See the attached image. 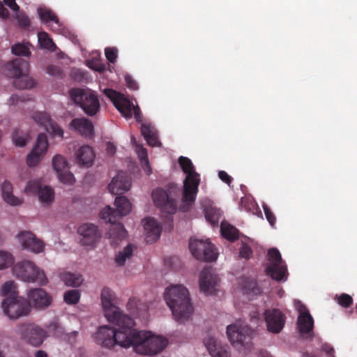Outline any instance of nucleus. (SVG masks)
Masks as SVG:
<instances>
[{
	"mask_svg": "<svg viewBox=\"0 0 357 357\" xmlns=\"http://www.w3.org/2000/svg\"><path fill=\"white\" fill-rule=\"evenodd\" d=\"M106 318L118 326V328L109 326L98 328L94 340L102 347L112 349L116 344L123 348L132 347L137 354L151 356L162 351L168 344L166 338L135 328L133 319L122 312L114 310L112 314L107 312Z\"/></svg>",
	"mask_w": 357,
	"mask_h": 357,
	"instance_id": "1",
	"label": "nucleus"
},
{
	"mask_svg": "<svg viewBox=\"0 0 357 357\" xmlns=\"http://www.w3.org/2000/svg\"><path fill=\"white\" fill-rule=\"evenodd\" d=\"M116 209L109 206L105 207L100 213V218L111 223L108 235L111 240V245L116 246L126 236L127 231L123 225L117 222L118 220L131 211L130 202L124 196H119L115 199Z\"/></svg>",
	"mask_w": 357,
	"mask_h": 357,
	"instance_id": "2",
	"label": "nucleus"
},
{
	"mask_svg": "<svg viewBox=\"0 0 357 357\" xmlns=\"http://www.w3.org/2000/svg\"><path fill=\"white\" fill-rule=\"evenodd\" d=\"M164 298L176 321L184 323L190 319L193 307L189 292L184 286L175 284L167 288Z\"/></svg>",
	"mask_w": 357,
	"mask_h": 357,
	"instance_id": "3",
	"label": "nucleus"
},
{
	"mask_svg": "<svg viewBox=\"0 0 357 357\" xmlns=\"http://www.w3.org/2000/svg\"><path fill=\"white\" fill-rule=\"evenodd\" d=\"M178 162L182 171L187 174L183 181L182 201L190 204L196 199L200 183V176L195 172V167L188 158L180 156Z\"/></svg>",
	"mask_w": 357,
	"mask_h": 357,
	"instance_id": "4",
	"label": "nucleus"
},
{
	"mask_svg": "<svg viewBox=\"0 0 357 357\" xmlns=\"http://www.w3.org/2000/svg\"><path fill=\"white\" fill-rule=\"evenodd\" d=\"M29 65L27 61L18 58L8 62L6 65L7 75L14 78L13 86L18 89L33 88L36 82L28 76Z\"/></svg>",
	"mask_w": 357,
	"mask_h": 357,
	"instance_id": "5",
	"label": "nucleus"
},
{
	"mask_svg": "<svg viewBox=\"0 0 357 357\" xmlns=\"http://www.w3.org/2000/svg\"><path fill=\"white\" fill-rule=\"evenodd\" d=\"M13 273L17 278L27 282H36L45 285L47 279L43 270L31 261L17 263L13 267Z\"/></svg>",
	"mask_w": 357,
	"mask_h": 357,
	"instance_id": "6",
	"label": "nucleus"
},
{
	"mask_svg": "<svg viewBox=\"0 0 357 357\" xmlns=\"http://www.w3.org/2000/svg\"><path fill=\"white\" fill-rule=\"evenodd\" d=\"M69 94L73 101L78 105L88 116H93L99 111V100L92 91L75 88L70 90Z\"/></svg>",
	"mask_w": 357,
	"mask_h": 357,
	"instance_id": "7",
	"label": "nucleus"
},
{
	"mask_svg": "<svg viewBox=\"0 0 357 357\" xmlns=\"http://www.w3.org/2000/svg\"><path fill=\"white\" fill-rule=\"evenodd\" d=\"M16 333L22 340L34 347H40L47 337V331L33 323L19 324Z\"/></svg>",
	"mask_w": 357,
	"mask_h": 357,
	"instance_id": "8",
	"label": "nucleus"
},
{
	"mask_svg": "<svg viewBox=\"0 0 357 357\" xmlns=\"http://www.w3.org/2000/svg\"><path fill=\"white\" fill-rule=\"evenodd\" d=\"M152 197L155 205L160 208L162 213L168 214L167 220L170 223V227H172V215L175 213L177 210V203L172 197V190L156 188L152 192Z\"/></svg>",
	"mask_w": 357,
	"mask_h": 357,
	"instance_id": "9",
	"label": "nucleus"
},
{
	"mask_svg": "<svg viewBox=\"0 0 357 357\" xmlns=\"http://www.w3.org/2000/svg\"><path fill=\"white\" fill-rule=\"evenodd\" d=\"M268 259L269 264L265 269L266 274L276 281H285L288 275L287 268L279 250L276 248L270 249L268 252Z\"/></svg>",
	"mask_w": 357,
	"mask_h": 357,
	"instance_id": "10",
	"label": "nucleus"
},
{
	"mask_svg": "<svg viewBox=\"0 0 357 357\" xmlns=\"http://www.w3.org/2000/svg\"><path fill=\"white\" fill-rule=\"evenodd\" d=\"M1 305L4 314L10 319L26 316L31 310L30 303L21 296H8L3 301Z\"/></svg>",
	"mask_w": 357,
	"mask_h": 357,
	"instance_id": "11",
	"label": "nucleus"
},
{
	"mask_svg": "<svg viewBox=\"0 0 357 357\" xmlns=\"http://www.w3.org/2000/svg\"><path fill=\"white\" fill-rule=\"evenodd\" d=\"M251 329L241 321L227 327V335L231 344L241 349L249 344L251 340Z\"/></svg>",
	"mask_w": 357,
	"mask_h": 357,
	"instance_id": "12",
	"label": "nucleus"
},
{
	"mask_svg": "<svg viewBox=\"0 0 357 357\" xmlns=\"http://www.w3.org/2000/svg\"><path fill=\"white\" fill-rule=\"evenodd\" d=\"M189 249L195 259L203 261H214L218 258V252L215 246L207 240L191 238Z\"/></svg>",
	"mask_w": 357,
	"mask_h": 357,
	"instance_id": "13",
	"label": "nucleus"
},
{
	"mask_svg": "<svg viewBox=\"0 0 357 357\" xmlns=\"http://www.w3.org/2000/svg\"><path fill=\"white\" fill-rule=\"evenodd\" d=\"M267 330L273 333H279L284 328L286 317L279 309H268L264 311Z\"/></svg>",
	"mask_w": 357,
	"mask_h": 357,
	"instance_id": "14",
	"label": "nucleus"
},
{
	"mask_svg": "<svg viewBox=\"0 0 357 357\" xmlns=\"http://www.w3.org/2000/svg\"><path fill=\"white\" fill-rule=\"evenodd\" d=\"M219 282L218 276L214 273L212 268H204L199 275V289L206 295H212L217 291Z\"/></svg>",
	"mask_w": 357,
	"mask_h": 357,
	"instance_id": "15",
	"label": "nucleus"
},
{
	"mask_svg": "<svg viewBox=\"0 0 357 357\" xmlns=\"http://www.w3.org/2000/svg\"><path fill=\"white\" fill-rule=\"evenodd\" d=\"M48 147L47 138L45 134L40 133L38 135L36 145L26 158L27 165L35 167L45 154Z\"/></svg>",
	"mask_w": 357,
	"mask_h": 357,
	"instance_id": "16",
	"label": "nucleus"
},
{
	"mask_svg": "<svg viewBox=\"0 0 357 357\" xmlns=\"http://www.w3.org/2000/svg\"><path fill=\"white\" fill-rule=\"evenodd\" d=\"M80 235V243L84 245H93L100 238V232L96 225L92 223H84L77 229Z\"/></svg>",
	"mask_w": 357,
	"mask_h": 357,
	"instance_id": "17",
	"label": "nucleus"
},
{
	"mask_svg": "<svg viewBox=\"0 0 357 357\" xmlns=\"http://www.w3.org/2000/svg\"><path fill=\"white\" fill-rule=\"evenodd\" d=\"M131 186V178L125 172H119L108 185L109 191L114 195H121L128 191Z\"/></svg>",
	"mask_w": 357,
	"mask_h": 357,
	"instance_id": "18",
	"label": "nucleus"
},
{
	"mask_svg": "<svg viewBox=\"0 0 357 357\" xmlns=\"http://www.w3.org/2000/svg\"><path fill=\"white\" fill-rule=\"evenodd\" d=\"M33 119L36 123L43 126L47 132L55 136H63V130L56 123L52 121L47 113L42 112H35L33 114Z\"/></svg>",
	"mask_w": 357,
	"mask_h": 357,
	"instance_id": "19",
	"label": "nucleus"
},
{
	"mask_svg": "<svg viewBox=\"0 0 357 357\" xmlns=\"http://www.w3.org/2000/svg\"><path fill=\"white\" fill-rule=\"evenodd\" d=\"M18 239L22 247L34 253L43 251L44 243L30 231H22L18 235Z\"/></svg>",
	"mask_w": 357,
	"mask_h": 357,
	"instance_id": "20",
	"label": "nucleus"
},
{
	"mask_svg": "<svg viewBox=\"0 0 357 357\" xmlns=\"http://www.w3.org/2000/svg\"><path fill=\"white\" fill-rule=\"evenodd\" d=\"M204 344L211 357H230L228 347L220 344L214 337L207 335L204 340Z\"/></svg>",
	"mask_w": 357,
	"mask_h": 357,
	"instance_id": "21",
	"label": "nucleus"
},
{
	"mask_svg": "<svg viewBox=\"0 0 357 357\" xmlns=\"http://www.w3.org/2000/svg\"><path fill=\"white\" fill-rule=\"evenodd\" d=\"M27 296L36 308H46L52 302L51 296L40 288L31 289Z\"/></svg>",
	"mask_w": 357,
	"mask_h": 357,
	"instance_id": "22",
	"label": "nucleus"
},
{
	"mask_svg": "<svg viewBox=\"0 0 357 357\" xmlns=\"http://www.w3.org/2000/svg\"><path fill=\"white\" fill-rule=\"evenodd\" d=\"M143 222L146 242L150 243L155 242L160 236L162 231L160 225L153 218H147L143 220Z\"/></svg>",
	"mask_w": 357,
	"mask_h": 357,
	"instance_id": "23",
	"label": "nucleus"
},
{
	"mask_svg": "<svg viewBox=\"0 0 357 357\" xmlns=\"http://www.w3.org/2000/svg\"><path fill=\"white\" fill-rule=\"evenodd\" d=\"M70 127L86 137L91 138L94 135L93 126L91 121L86 118L73 119L70 123Z\"/></svg>",
	"mask_w": 357,
	"mask_h": 357,
	"instance_id": "24",
	"label": "nucleus"
},
{
	"mask_svg": "<svg viewBox=\"0 0 357 357\" xmlns=\"http://www.w3.org/2000/svg\"><path fill=\"white\" fill-rule=\"evenodd\" d=\"M298 327L301 334L310 333L314 327L313 318L305 306L300 309V314L298 317Z\"/></svg>",
	"mask_w": 357,
	"mask_h": 357,
	"instance_id": "25",
	"label": "nucleus"
},
{
	"mask_svg": "<svg viewBox=\"0 0 357 357\" xmlns=\"http://www.w3.org/2000/svg\"><path fill=\"white\" fill-rule=\"evenodd\" d=\"M95 154L89 146H82L76 152V161L79 166L90 167L93 162Z\"/></svg>",
	"mask_w": 357,
	"mask_h": 357,
	"instance_id": "26",
	"label": "nucleus"
},
{
	"mask_svg": "<svg viewBox=\"0 0 357 357\" xmlns=\"http://www.w3.org/2000/svg\"><path fill=\"white\" fill-rule=\"evenodd\" d=\"M38 13L41 21L50 26L52 31L60 30L61 24L59 18L51 10L40 8L38 9Z\"/></svg>",
	"mask_w": 357,
	"mask_h": 357,
	"instance_id": "27",
	"label": "nucleus"
},
{
	"mask_svg": "<svg viewBox=\"0 0 357 357\" xmlns=\"http://www.w3.org/2000/svg\"><path fill=\"white\" fill-rule=\"evenodd\" d=\"M114 294L109 287H104L101 291V301L105 314L112 313L114 310L121 312L114 304Z\"/></svg>",
	"mask_w": 357,
	"mask_h": 357,
	"instance_id": "28",
	"label": "nucleus"
},
{
	"mask_svg": "<svg viewBox=\"0 0 357 357\" xmlns=\"http://www.w3.org/2000/svg\"><path fill=\"white\" fill-rule=\"evenodd\" d=\"M141 132L144 139L151 146H158L160 145L158 140L155 128L150 124L142 123Z\"/></svg>",
	"mask_w": 357,
	"mask_h": 357,
	"instance_id": "29",
	"label": "nucleus"
},
{
	"mask_svg": "<svg viewBox=\"0 0 357 357\" xmlns=\"http://www.w3.org/2000/svg\"><path fill=\"white\" fill-rule=\"evenodd\" d=\"M1 194L3 200L12 206L21 204L22 200L14 196L13 194V185L7 181H5L1 185Z\"/></svg>",
	"mask_w": 357,
	"mask_h": 357,
	"instance_id": "30",
	"label": "nucleus"
},
{
	"mask_svg": "<svg viewBox=\"0 0 357 357\" xmlns=\"http://www.w3.org/2000/svg\"><path fill=\"white\" fill-rule=\"evenodd\" d=\"M114 106L124 117L128 119L132 116L134 105L123 96H122L119 100L115 102Z\"/></svg>",
	"mask_w": 357,
	"mask_h": 357,
	"instance_id": "31",
	"label": "nucleus"
},
{
	"mask_svg": "<svg viewBox=\"0 0 357 357\" xmlns=\"http://www.w3.org/2000/svg\"><path fill=\"white\" fill-rule=\"evenodd\" d=\"M220 231L222 236L230 241H234L238 238L239 231L227 222H221Z\"/></svg>",
	"mask_w": 357,
	"mask_h": 357,
	"instance_id": "32",
	"label": "nucleus"
},
{
	"mask_svg": "<svg viewBox=\"0 0 357 357\" xmlns=\"http://www.w3.org/2000/svg\"><path fill=\"white\" fill-rule=\"evenodd\" d=\"M206 220L213 226H217L222 217V211L213 207H207L204 209Z\"/></svg>",
	"mask_w": 357,
	"mask_h": 357,
	"instance_id": "33",
	"label": "nucleus"
},
{
	"mask_svg": "<svg viewBox=\"0 0 357 357\" xmlns=\"http://www.w3.org/2000/svg\"><path fill=\"white\" fill-rule=\"evenodd\" d=\"M60 278L66 285L71 287H79L83 282L82 275L71 273H63Z\"/></svg>",
	"mask_w": 357,
	"mask_h": 357,
	"instance_id": "34",
	"label": "nucleus"
},
{
	"mask_svg": "<svg viewBox=\"0 0 357 357\" xmlns=\"http://www.w3.org/2000/svg\"><path fill=\"white\" fill-rule=\"evenodd\" d=\"M38 37V42L43 48L47 49L51 52H54L56 50V46L55 43L46 32H39Z\"/></svg>",
	"mask_w": 357,
	"mask_h": 357,
	"instance_id": "35",
	"label": "nucleus"
},
{
	"mask_svg": "<svg viewBox=\"0 0 357 357\" xmlns=\"http://www.w3.org/2000/svg\"><path fill=\"white\" fill-rule=\"evenodd\" d=\"M133 245L128 244L122 251H119L115 257V262L118 266H123L127 259L132 255Z\"/></svg>",
	"mask_w": 357,
	"mask_h": 357,
	"instance_id": "36",
	"label": "nucleus"
},
{
	"mask_svg": "<svg viewBox=\"0 0 357 357\" xmlns=\"http://www.w3.org/2000/svg\"><path fill=\"white\" fill-rule=\"evenodd\" d=\"M54 198V192L52 188L45 185L40 189L38 194V199L42 203L49 204L52 202Z\"/></svg>",
	"mask_w": 357,
	"mask_h": 357,
	"instance_id": "37",
	"label": "nucleus"
},
{
	"mask_svg": "<svg viewBox=\"0 0 357 357\" xmlns=\"http://www.w3.org/2000/svg\"><path fill=\"white\" fill-rule=\"evenodd\" d=\"M1 295L6 298L8 296H19L15 283L13 281L6 282L1 289Z\"/></svg>",
	"mask_w": 357,
	"mask_h": 357,
	"instance_id": "38",
	"label": "nucleus"
},
{
	"mask_svg": "<svg viewBox=\"0 0 357 357\" xmlns=\"http://www.w3.org/2000/svg\"><path fill=\"white\" fill-rule=\"evenodd\" d=\"M14 263L13 255L3 250H0V271L11 266Z\"/></svg>",
	"mask_w": 357,
	"mask_h": 357,
	"instance_id": "39",
	"label": "nucleus"
},
{
	"mask_svg": "<svg viewBox=\"0 0 357 357\" xmlns=\"http://www.w3.org/2000/svg\"><path fill=\"white\" fill-rule=\"evenodd\" d=\"M52 165L56 172H60L69 167L66 160L61 155H56L53 158Z\"/></svg>",
	"mask_w": 357,
	"mask_h": 357,
	"instance_id": "40",
	"label": "nucleus"
},
{
	"mask_svg": "<svg viewBox=\"0 0 357 357\" xmlns=\"http://www.w3.org/2000/svg\"><path fill=\"white\" fill-rule=\"evenodd\" d=\"M80 298V293L79 290L73 289L65 292L63 296L64 301L70 305L77 304Z\"/></svg>",
	"mask_w": 357,
	"mask_h": 357,
	"instance_id": "41",
	"label": "nucleus"
},
{
	"mask_svg": "<svg viewBox=\"0 0 357 357\" xmlns=\"http://www.w3.org/2000/svg\"><path fill=\"white\" fill-rule=\"evenodd\" d=\"M31 100V97L28 94L20 93V94H13L9 98V103L12 105H17L21 107V105L25 103L27 101Z\"/></svg>",
	"mask_w": 357,
	"mask_h": 357,
	"instance_id": "42",
	"label": "nucleus"
},
{
	"mask_svg": "<svg viewBox=\"0 0 357 357\" xmlns=\"http://www.w3.org/2000/svg\"><path fill=\"white\" fill-rule=\"evenodd\" d=\"M11 52L17 56H23L29 57L31 55V52L29 47L21 43H16L11 47Z\"/></svg>",
	"mask_w": 357,
	"mask_h": 357,
	"instance_id": "43",
	"label": "nucleus"
},
{
	"mask_svg": "<svg viewBox=\"0 0 357 357\" xmlns=\"http://www.w3.org/2000/svg\"><path fill=\"white\" fill-rule=\"evenodd\" d=\"M57 174L59 180L65 184L72 185L75 181L73 174L69 171V167L57 172Z\"/></svg>",
	"mask_w": 357,
	"mask_h": 357,
	"instance_id": "44",
	"label": "nucleus"
},
{
	"mask_svg": "<svg viewBox=\"0 0 357 357\" xmlns=\"http://www.w3.org/2000/svg\"><path fill=\"white\" fill-rule=\"evenodd\" d=\"M42 188V184L39 181H30L26 186L25 192L29 194H37L38 195Z\"/></svg>",
	"mask_w": 357,
	"mask_h": 357,
	"instance_id": "45",
	"label": "nucleus"
},
{
	"mask_svg": "<svg viewBox=\"0 0 357 357\" xmlns=\"http://www.w3.org/2000/svg\"><path fill=\"white\" fill-rule=\"evenodd\" d=\"M15 17L21 27L26 28L30 26V20L28 16L23 12L20 11V10L16 11Z\"/></svg>",
	"mask_w": 357,
	"mask_h": 357,
	"instance_id": "46",
	"label": "nucleus"
},
{
	"mask_svg": "<svg viewBox=\"0 0 357 357\" xmlns=\"http://www.w3.org/2000/svg\"><path fill=\"white\" fill-rule=\"evenodd\" d=\"M137 303L138 301L135 298H130L127 304V308L130 311V314L135 317L141 315L139 312Z\"/></svg>",
	"mask_w": 357,
	"mask_h": 357,
	"instance_id": "47",
	"label": "nucleus"
},
{
	"mask_svg": "<svg viewBox=\"0 0 357 357\" xmlns=\"http://www.w3.org/2000/svg\"><path fill=\"white\" fill-rule=\"evenodd\" d=\"M337 303L340 305L344 307H349L353 304V298L349 294H342L337 298Z\"/></svg>",
	"mask_w": 357,
	"mask_h": 357,
	"instance_id": "48",
	"label": "nucleus"
},
{
	"mask_svg": "<svg viewBox=\"0 0 357 357\" xmlns=\"http://www.w3.org/2000/svg\"><path fill=\"white\" fill-rule=\"evenodd\" d=\"M265 216L272 227H274L276 223V218L271 208L266 204L263 205Z\"/></svg>",
	"mask_w": 357,
	"mask_h": 357,
	"instance_id": "49",
	"label": "nucleus"
},
{
	"mask_svg": "<svg viewBox=\"0 0 357 357\" xmlns=\"http://www.w3.org/2000/svg\"><path fill=\"white\" fill-rule=\"evenodd\" d=\"M105 95L109 98L115 105L119 99L123 96L121 93L112 89H105L104 90Z\"/></svg>",
	"mask_w": 357,
	"mask_h": 357,
	"instance_id": "50",
	"label": "nucleus"
},
{
	"mask_svg": "<svg viewBox=\"0 0 357 357\" xmlns=\"http://www.w3.org/2000/svg\"><path fill=\"white\" fill-rule=\"evenodd\" d=\"M13 141L15 146L23 147L26 144V138L19 135V130H15L13 135Z\"/></svg>",
	"mask_w": 357,
	"mask_h": 357,
	"instance_id": "51",
	"label": "nucleus"
},
{
	"mask_svg": "<svg viewBox=\"0 0 357 357\" xmlns=\"http://www.w3.org/2000/svg\"><path fill=\"white\" fill-rule=\"evenodd\" d=\"M252 255V250L251 248L248 244L243 243L240 248L239 256L241 258L248 259L251 257Z\"/></svg>",
	"mask_w": 357,
	"mask_h": 357,
	"instance_id": "52",
	"label": "nucleus"
},
{
	"mask_svg": "<svg viewBox=\"0 0 357 357\" xmlns=\"http://www.w3.org/2000/svg\"><path fill=\"white\" fill-rule=\"evenodd\" d=\"M117 52L118 50L116 47H107L105 50V56L110 63H114L116 61Z\"/></svg>",
	"mask_w": 357,
	"mask_h": 357,
	"instance_id": "53",
	"label": "nucleus"
},
{
	"mask_svg": "<svg viewBox=\"0 0 357 357\" xmlns=\"http://www.w3.org/2000/svg\"><path fill=\"white\" fill-rule=\"evenodd\" d=\"M136 152L138 155V158H139L141 162H144V160H149L148 155H147V151L145 148H144L142 146H136Z\"/></svg>",
	"mask_w": 357,
	"mask_h": 357,
	"instance_id": "54",
	"label": "nucleus"
},
{
	"mask_svg": "<svg viewBox=\"0 0 357 357\" xmlns=\"http://www.w3.org/2000/svg\"><path fill=\"white\" fill-rule=\"evenodd\" d=\"M47 73L52 76H60L62 74V70L57 66L50 65L47 68Z\"/></svg>",
	"mask_w": 357,
	"mask_h": 357,
	"instance_id": "55",
	"label": "nucleus"
},
{
	"mask_svg": "<svg viewBox=\"0 0 357 357\" xmlns=\"http://www.w3.org/2000/svg\"><path fill=\"white\" fill-rule=\"evenodd\" d=\"M218 176L221 181L227 183L228 185H230L232 181V178L225 171H220Z\"/></svg>",
	"mask_w": 357,
	"mask_h": 357,
	"instance_id": "56",
	"label": "nucleus"
},
{
	"mask_svg": "<svg viewBox=\"0 0 357 357\" xmlns=\"http://www.w3.org/2000/svg\"><path fill=\"white\" fill-rule=\"evenodd\" d=\"M126 82L128 88L132 90L137 89V84L136 82L130 75H126L125 77Z\"/></svg>",
	"mask_w": 357,
	"mask_h": 357,
	"instance_id": "57",
	"label": "nucleus"
},
{
	"mask_svg": "<svg viewBox=\"0 0 357 357\" xmlns=\"http://www.w3.org/2000/svg\"><path fill=\"white\" fill-rule=\"evenodd\" d=\"M5 4L8 6L13 11H18L20 6L16 3L15 0H3Z\"/></svg>",
	"mask_w": 357,
	"mask_h": 357,
	"instance_id": "58",
	"label": "nucleus"
},
{
	"mask_svg": "<svg viewBox=\"0 0 357 357\" xmlns=\"http://www.w3.org/2000/svg\"><path fill=\"white\" fill-rule=\"evenodd\" d=\"M47 328H48L50 331L54 332V334H56L57 331H61L62 329L59 324L56 321L50 323L47 325Z\"/></svg>",
	"mask_w": 357,
	"mask_h": 357,
	"instance_id": "59",
	"label": "nucleus"
},
{
	"mask_svg": "<svg viewBox=\"0 0 357 357\" xmlns=\"http://www.w3.org/2000/svg\"><path fill=\"white\" fill-rule=\"evenodd\" d=\"M141 165L144 171L147 175H150L152 173L151 167L149 164V160H144V162H141Z\"/></svg>",
	"mask_w": 357,
	"mask_h": 357,
	"instance_id": "60",
	"label": "nucleus"
},
{
	"mask_svg": "<svg viewBox=\"0 0 357 357\" xmlns=\"http://www.w3.org/2000/svg\"><path fill=\"white\" fill-rule=\"evenodd\" d=\"M323 351L328 355V357L334 356V349L328 344H324L322 347Z\"/></svg>",
	"mask_w": 357,
	"mask_h": 357,
	"instance_id": "61",
	"label": "nucleus"
},
{
	"mask_svg": "<svg viewBox=\"0 0 357 357\" xmlns=\"http://www.w3.org/2000/svg\"><path fill=\"white\" fill-rule=\"evenodd\" d=\"M106 151L108 155H114L116 152L115 146L112 143H110V142L107 143Z\"/></svg>",
	"mask_w": 357,
	"mask_h": 357,
	"instance_id": "62",
	"label": "nucleus"
},
{
	"mask_svg": "<svg viewBox=\"0 0 357 357\" xmlns=\"http://www.w3.org/2000/svg\"><path fill=\"white\" fill-rule=\"evenodd\" d=\"M8 10L6 8H4L3 5L0 1V17L3 18H6L8 17Z\"/></svg>",
	"mask_w": 357,
	"mask_h": 357,
	"instance_id": "63",
	"label": "nucleus"
},
{
	"mask_svg": "<svg viewBox=\"0 0 357 357\" xmlns=\"http://www.w3.org/2000/svg\"><path fill=\"white\" fill-rule=\"evenodd\" d=\"M133 112L135 114V117L136 119V121L137 122H141L142 121V114H141L139 107H136V108L134 107Z\"/></svg>",
	"mask_w": 357,
	"mask_h": 357,
	"instance_id": "64",
	"label": "nucleus"
}]
</instances>
